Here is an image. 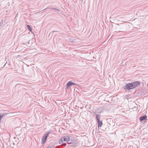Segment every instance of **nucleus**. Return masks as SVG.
<instances>
[{"instance_id":"obj_3","label":"nucleus","mask_w":148,"mask_h":148,"mask_svg":"<svg viewBox=\"0 0 148 148\" xmlns=\"http://www.w3.org/2000/svg\"><path fill=\"white\" fill-rule=\"evenodd\" d=\"M130 84H131L130 85L132 89H133L139 86L140 84V82H139L136 81Z\"/></svg>"},{"instance_id":"obj_16","label":"nucleus","mask_w":148,"mask_h":148,"mask_svg":"<svg viewBox=\"0 0 148 148\" xmlns=\"http://www.w3.org/2000/svg\"><path fill=\"white\" fill-rule=\"evenodd\" d=\"M147 86H148V84H147Z\"/></svg>"},{"instance_id":"obj_13","label":"nucleus","mask_w":148,"mask_h":148,"mask_svg":"<svg viewBox=\"0 0 148 148\" xmlns=\"http://www.w3.org/2000/svg\"><path fill=\"white\" fill-rule=\"evenodd\" d=\"M47 148H51V147L49 146L48 147H47Z\"/></svg>"},{"instance_id":"obj_7","label":"nucleus","mask_w":148,"mask_h":148,"mask_svg":"<svg viewBox=\"0 0 148 148\" xmlns=\"http://www.w3.org/2000/svg\"><path fill=\"white\" fill-rule=\"evenodd\" d=\"M147 116L146 115L141 116L139 118L140 121H141L143 120H147Z\"/></svg>"},{"instance_id":"obj_14","label":"nucleus","mask_w":148,"mask_h":148,"mask_svg":"<svg viewBox=\"0 0 148 148\" xmlns=\"http://www.w3.org/2000/svg\"><path fill=\"white\" fill-rule=\"evenodd\" d=\"M7 62H6V63L4 64V66H5L6 64H7Z\"/></svg>"},{"instance_id":"obj_5","label":"nucleus","mask_w":148,"mask_h":148,"mask_svg":"<svg viewBox=\"0 0 148 148\" xmlns=\"http://www.w3.org/2000/svg\"><path fill=\"white\" fill-rule=\"evenodd\" d=\"M76 84L74 82H72V81H69L68 82L67 84L66 85V89H68L69 87L71 86L76 85Z\"/></svg>"},{"instance_id":"obj_2","label":"nucleus","mask_w":148,"mask_h":148,"mask_svg":"<svg viewBox=\"0 0 148 148\" xmlns=\"http://www.w3.org/2000/svg\"><path fill=\"white\" fill-rule=\"evenodd\" d=\"M101 116L100 114H96V118L97 120V122L98 123V127H101L103 124L102 121L100 120Z\"/></svg>"},{"instance_id":"obj_9","label":"nucleus","mask_w":148,"mask_h":148,"mask_svg":"<svg viewBox=\"0 0 148 148\" xmlns=\"http://www.w3.org/2000/svg\"><path fill=\"white\" fill-rule=\"evenodd\" d=\"M67 143L68 144H73L74 145H76L77 144V142L76 141H73L72 142H67Z\"/></svg>"},{"instance_id":"obj_12","label":"nucleus","mask_w":148,"mask_h":148,"mask_svg":"<svg viewBox=\"0 0 148 148\" xmlns=\"http://www.w3.org/2000/svg\"><path fill=\"white\" fill-rule=\"evenodd\" d=\"M62 145H63V146H66V144L65 143H63L62 144H61Z\"/></svg>"},{"instance_id":"obj_8","label":"nucleus","mask_w":148,"mask_h":148,"mask_svg":"<svg viewBox=\"0 0 148 148\" xmlns=\"http://www.w3.org/2000/svg\"><path fill=\"white\" fill-rule=\"evenodd\" d=\"M8 114V113H4L2 114H0V121H1V119H2L4 116H5Z\"/></svg>"},{"instance_id":"obj_11","label":"nucleus","mask_w":148,"mask_h":148,"mask_svg":"<svg viewBox=\"0 0 148 148\" xmlns=\"http://www.w3.org/2000/svg\"><path fill=\"white\" fill-rule=\"evenodd\" d=\"M27 27L28 29L31 32H32V28L29 25H27Z\"/></svg>"},{"instance_id":"obj_4","label":"nucleus","mask_w":148,"mask_h":148,"mask_svg":"<svg viewBox=\"0 0 148 148\" xmlns=\"http://www.w3.org/2000/svg\"><path fill=\"white\" fill-rule=\"evenodd\" d=\"M50 133H52L51 132H48L46 134L43 136L42 139V144L44 143L45 141L47 139V137L49 135Z\"/></svg>"},{"instance_id":"obj_6","label":"nucleus","mask_w":148,"mask_h":148,"mask_svg":"<svg viewBox=\"0 0 148 148\" xmlns=\"http://www.w3.org/2000/svg\"><path fill=\"white\" fill-rule=\"evenodd\" d=\"M130 83H128L126 84L124 86V88L125 89L130 90L132 89Z\"/></svg>"},{"instance_id":"obj_1","label":"nucleus","mask_w":148,"mask_h":148,"mask_svg":"<svg viewBox=\"0 0 148 148\" xmlns=\"http://www.w3.org/2000/svg\"><path fill=\"white\" fill-rule=\"evenodd\" d=\"M70 138L69 136H66L60 139L59 141V143L60 144H62L64 142V141H69Z\"/></svg>"},{"instance_id":"obj_10","label":"nucleus","mask_w":148,"mask_h":148,"mask_svg":"<svg viewBox=\"0 0 148 148\" xmlns=\"http://www.w3.org/2000/svg\"><path fill=\"white\" fill-rule=\"evenodd\" d=\"M50 9H51V10L53 11V12H58L59 11V10L55 8H51Z\"/></svg>"},{"instance_id":"obj_15","label":"nucleus","mask_w":148,"mask_h":148,"mask_svg":"<svg viewBox=\"0 0 148 148\" xmlns=\"http://www.w3.org/2000/svg\"><path fill=\"white\" fill-rule=\"evenodd\" d=\"M46 9V8L45 9H44L43 10H45Z\"/></svg>"}]
</instances>
